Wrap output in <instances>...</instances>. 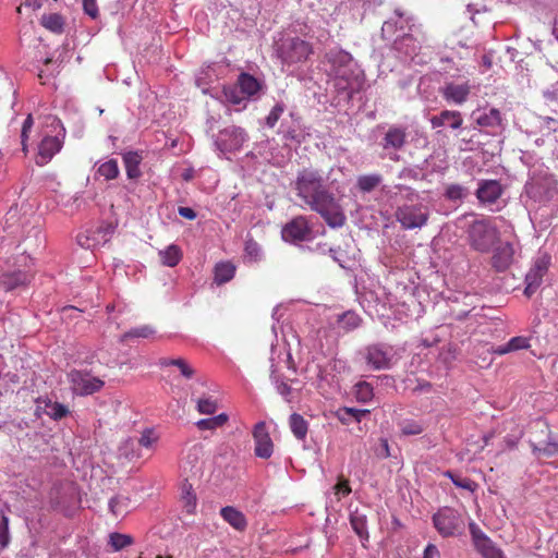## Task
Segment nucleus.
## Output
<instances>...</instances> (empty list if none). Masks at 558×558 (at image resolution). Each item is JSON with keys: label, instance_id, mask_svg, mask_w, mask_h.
Listing matches in <instances>:
<instances>
[{"label": "nucleus", "instance_id": "obj_1", "mask_svg": "<svg viewBox=\"0 0 558 558\" xmlns=\"http://www.w3.org/2000/svg\"><path fill=\"white\" fill-rule=\"evenodd\" d=\"M293 190L311 210L317 213L332 229L341 228L347 221L340 199L329 191L323 174L312 168L298 172L292 183Z\"/></svg>", "mask_w": 558, "mask_h": 558}, {"label": "nucleus", "instance_id": "obj_2", "mask_svg": "<svg viewBox=\"0 0 558 558\" xmlns=\"http://www.w3.org/2000/svg\"><path fill=\"white\" fill-rule=\"evenodd\" d=\"M396 20L390 19L383 24L381 34L385 38H389L398 31L402 34L398 35L392 44V49L398 58L407 61L413 60L420 52L422 45L427 41V36L422 25L416 24L413 16L397 9L395 11Z\"/></svg>", "mask_w": 558, "mask_h": 558}, {"label": "nucleus", "instance_id": "obj_3", "mask_svg": "<svg viewBox=\"0 0 558 558\" xmlns=\"http://www.w3.org/2000/svg\"><path fill=\"white\" fill-rule=\"evenodd\" d=\"M326 58L330 64L329 82L338 93H347L351 96L361 89L364 76L350 53L341 49H332Z\"/></svg>", "mask_w": 558, "mask_h": 558}, {"label": "nucleus", "instance_id": "obj_4", "mask_svg": "<svg viewBox=\"0 0 558 558\" xmlns=\"http://www.w3.org/2000/svg\"><path fill=\"white\" fill-rule=\"evenodd\" d=\"M470 246L480 253H488L499 240V231L486 219L474 220L466 230Z\"/></svg>", "mask_w": 558, "mask_h": 558}, {"label": "nucleus", "instance_id": "obj_5", "mask_svg": "<svg viewBox=\"0 0 558 558\" xmlns=\"http://www.w3.org/2000/svg\"><path fill=\"white\" fill-rule=\"evenodd\" d=\"M47 125L52 129L54 135L46 134L39 143L38 155L36 158V163L38 166H45L48 163L63 146L65 129L63 128L60 119L49 116L47 117Z\"/></svg>", "mask_w": 558, "mask_h": 558}, {"label": "nucleus", "instance_id": "obj_6", "mask_svg": "<svg viewBox=\"0 0 558 558\" xmlns=\"http://www.w3.org/2000/svg\"><path fill=\"white\" fill-rule=\"evenodd\" d=\"M312 52V46L300 38L283 39L277 48V54L286 66L306 61Z\"/></svg>", "mask_w": 558, "mask_h": 558}, {"label": "nucleus", "instance_id": "obj_7", "mask_svg": "<svg viewBox=\"0 0 558 558\" xmlns=\"http://www.w3.org/2000/svg\"><path fill=\"white\" fill-rule=\"evenodd\" d=\"M395 216L403 229L413 230L421 229L427 223L429 211L421 203H404L398 206Z\"/></svg>", "mask_w": 558, "mask_h": 558}, {"label": "nucleus", "instance_id": "obj_8", "mask_svg": "<svg viewBox=\"0 0 558 558\" xmlns=\"http://www.w3.org/2000/svg\"><path fill=\"white\" fill-rule=\"evenodd\" d=\"M363 357L373 371L389 369L396 360L393 347L386 343L369 344L363 349Z\"/></svg>", "mask_w": 558, "mask_h": 558}, {"label": "nucleus", "instance_id": "obj_9", "mask_svg": "<svg viewBox=\"0 0 558 558\" xmlns=\"http://www.w3.org/2000/svg\"><path fill=\"white\" fill-rule=\"evenodd\" d=\"M557 185L558 182L553 174H549L547 171H541L538 174H533L525 184V191L531 198L544 202L554 197L557 192Z\"/></svg>", "mask_w": 558, "mask_h": 558}, {"label": "nucleus", "instance_id": "obj_10", "mask_svg": "<svg viewBox=\"0 0 558 558\" xmlns=\"http://www.w3.org/2000/svg\"><path fill=\"white\" fill-rule=\"evenodd\" d=\"M70 389L77 396H89L99 390L105 385V381L83 369H71L66 375Z\"/></svg>", "mask_w": 558, "mask_h": 558}, {"label": "nucleus", "instance_id": "obj_11", "mask_svg": "<svg viewBox=\"0 0 558 558\" xmlns=\"http://www.w3.org/2000/svg\"><path fill=\"white\" fill-rule=\"evenodd\" d=\"M471 118L489 135H497L505 129L501 112L496 108H478L472 112Z\"/></svg>", "mask_w": 558, "mask_h": 558}, {"label": "nucleus", "instance_id": "obj_12", "mask_svg": "<svg viewBox=\"0 0 558 558\" xmlns=\"http://www.w3.org/2000/svg\"><path fill=\"white\" fill-rule=\"evenodd\" d=\"M245 131L239 126L231 125L221 130L215 140V145L221 154L232 153L241 149L246 142Z\"/></svg>", "mask_w": 558, "mask_h": 558}, {"label": "nucleus", "instance_id": "obj_13", "mask_svg": "<svg viewBox=\"0 0 558 558\" xmlns=\"http://www.w3.org/2000/svg\"><path fill=\"white\" fill-rule=\"evenodd\" d=\"M436 530L445 537L452 536L461 524L457 511L450 508L440 509L433 517Z\"/></svg>", "mask_w": 558, "mask_h": 558}, {"label": "nucleus", "instance_id": "obj_14", "mask_svg": "<svg viewBox=\"0 0 558 558\" xmlns=\"http://www.w3.org/2000/svg\"><path fill=\"white\" fill-rule=\"evenodd\" d=\"M470 532L477 551L484 558H506L502 551L495 546L490 538L475 524H470Z\"/></svg>", "mask_w": 558, "mask_h": 558}, {"label": "nucleus", "instance_id": "obj_15", "mask_svg": "<svg viewBox=\"0 0 558 558\" xmlns=\"http://www.w3.org/2000/svg\"><path fill=\"white\" fill-rule=\"evenodd\" d=\"M203 448L199 445L191 447L180 463V469L186 477H197L203 472Z\"/></svg>", "mask_w": 558, "mask_h": 558}, {"label": "nucleus", "instance_id": "obj_16", "mask_svg": "<svg viewBox=\"0 0 558 558\" xmlns=\"http://www.w3.org/2000/svg\"><path fill=\"white\" fill-rule=\"evenodd\" d=\"M311 228L304 216H299L287 223L281 231L282 239L287 242H298L308 239Z\"/></svg>", "mask_w": 558, "mask_h": 558}, {"label": "nucleus", "instance_id": "obj_17", "mask_svg": "<svg viewBox=\"0 0 558 558\" xmlns=\"http://www.w3.org/2000/svg\"><path fill=\"white\" fill-rule=\"evenodd\" d=\"M255 440V454L262 459H268L274 451V444L267 430L265 422H258L253 429Z\"/></svg>", "mask_w": 558, "mask_h": 558}, {"label": "nucleus", "instance_id": "obj_18", "mask_svg": "<svg viewBox=\"0 0 558 558\" xmlns=\"http://www.w3.org/2000/svg\"><path fill=\"white\" fill-rule=\"evenodd\" d=\"M502 194V186L497 180H480L476 197L481 204H495Z\"/></svg>", "mask_w": 558, "mask_h": 558}, {"label": "nucleus", "instance_id": "obj_19", "mask_svg": "<svg viewBox=\"0 0 558 558\" xmlns=\"http://www.w3.org/2000/svg\"><path fill=\"white\" fill-rule=\"evenodd\" d=\"M470 89L471 87L468 83L458 84L450 82L441 87V95L448 102L461 105L468 99Z\"/></svg>", "mask_w": 558, "mask_h": 558}, {"label": "nucleus", "instance_id": "obj_20", "mask_svg": "<svg viewBox=\"0 0 558 558\" xmlns=\"http://www.w3.org/2000/svg\"><path fill=\"white\" fill-rule=\"evenodd\" d=\"M462 123L463 119L459 111L444 110L439 114L430 118L433 129L447 126L457 130L462 126Z\"/></svg>", "mask_w": 558, "mask_h": 558}, {"label": "nucleus", "instance_id": "obj_21", "mask_svg": "<svg viewBox=\"0 0 558 558\" xmlns=\"http://www.w3.org/2000/svg\"><path fill=\"white\" fill-rule=\"evenodd\" d=\"M514 248L512 244L505 243L498 246L492 257L493 267L498 271H505L513 262Z\"/></svg>", "mask_w": 558, "mask_h": 558}, {"label": "nucleus", "instance_id": "obj_22", "mask_svg": "<svg viewBox=\"0 0 558 558\" xmlns=\"http://www.w3.org/2000/svg\"><path fill=\"white\" fill-rule=\"evenodd\" d=\"M221 518L235 531L244 532L247 527L245 514L232 506H226L220 509Z\"/></svg>", "mask_w": 558, "mask_h": 558}, {"label": "nucleus", "instance_id": "obj_23", "mask_svg": "<svg viewBox=\"0 0 558 558\" xmlns=\"http://www.w3.org/2000/svg\"><path fill=\"white\" fill-rule=\"evenodd\" d=\"M31 281V276L26 271L13 270L1 275L0 284L5 291H12L19 287L25 286Z\"/></svg>", "mask_w": 558, "mask_h": 558}, {"label": "nucleus", "instance_id": "obj_24", "mask_svg": "<svg viewBox=\"0 0 558 558\" xmlns=\"http://www.w3.org/2000/svg\"><path fill=\"white\" fill-rule=\"evenodd\" d=\"M350 523H351L353 531L360 537L362 546L364 548H366L368 539H369L366 514L360 512L359 510L351 512Z\"/></svg>", "mask_w": 558, "mask_h": 558}, {"label": "nucleus", "instance_id": "obj_25", "mask_svg": "<svg viewBox=\"0 0 558 558\" xmlns=\"http://www.w3.org/2000/svg\"><path fill=\"white\" fill-rule=\"evenodd\" d=\"M407 141L405 129L400 126H391L388 129L384 136L383 147L385 149L393 148L400 149L403 147Z\"/></svg>", "mask_w": 558, "mask_h": 558}, {"label": "nucleus", "instance_id": "obj_26", "mask_svg": "<svg viewBox=\"0 0 558 558\" xmlns=\"http://www.w3.org/2000/svg\"><path fill=\"white\" fill-rule=\"evenodd\" d=\"M108 228H99L96 231H87L86 233L80 234L77 236V242L83 247L94 248L96 245L100 243V240H102V242L108 241Z\"/></svg>", "mask_w": 558, "mask_h": 558}, {"label": "nucleus", "instance_id": "obj_27", "mask_svg": "<svg viewBox=\"0 0 558 558\" xmlns=\"http://www.w3.org/2000/svg\"><path fill=\"white\" fill-rule=\"evenodd\" d=\"M143 160V156L138 151H126L123 154V162L129 179H137L142 172L140 165Z\"/></svg>", "mask_w": 558, "mask_h": 558}, {"label": "nucleus", "instance_id": "obj_28", "mask_svg": "<svg viewBox=\"0 0 558 558\" xmlns=\"http://www.w3.org/2000/svg\"><path fill=\"white\" fill-rule=\"evenodd\" d=\"M240 89V93L243 94L246 98L254 96L260 88L258 81L246 73H242L238 78L236 86Z\"/></svg>", "mask_w": 558, "mask_h": 558}, {"label": "nucleus", "instance_id": "obj_29", "mask_svg": "<svg viewBox=\"0 0 558 558\" xmlns=\"http://www.w3.org/2000/svg\"><path fill=\"white\" fill-rule=\"evenodd\" d=\"M530 348V341L526 337L518 336L511 338L506 344L497 347L494 352L504 355L510 352Z\"/></svg>", "mask_w": 558, "mask_h": 558}, {"label": "nucleus", "instance_id": "obj_30", "mask_svg": "<svg viewBox=\"0 0 558 558\" xmlns=\"http://www.w3.org/2000/svg\"><path fill=\"white\" fill-rule=\"evenodd\" d=\"M368 410L355 409V408H341L337 411L336 415L338 420L343 424H351L353 422H361L362 417L368 414Z\"/></svg>", "mask_w": 558, "mask_h": 558}, {"label": "nucleus", "instance_id": "obj_31", "mask_svg": "<svg viewBox=\"0 0 558 558\" xmlns=\"http://www.w3.org/2000/svg\"><path fill=\"white\" fill-rule=\"evenodd\" d=\"M159 256L165 266L174 267L182 259V251L175 244H170L165 250L159 251Z\"/></svg>", "mask_w": 558, "mask_h": 558}, {"label": "nucleus", "instance_id": "obj_32", "mask_svg": "<svg viewBox=\"0 0 558 558\" xmlns=\"http://www.w3.org/2000/svg\"><path fill=\"white\" fill-rule=\"evenodd\" d=\"M264 258V252L262 246L248 238L244 245V262L245 263H258Z\"/></svg>", "mask_w": 558, "mask_h": 558}, {"label": "nucleus", "instance_id": "obj_33", "mask_svg": "<svg viewBox=\"0 0 558 558\" xmlns=\"http://www.w3.org/2000/svg\"><path fill=\"white\" fill-rule=\"evenodd\" d=\"M289 425L291 432L299 440H304L307 435L308 424L304 417L298 413L290 415Z\"/></svg>", "mask_w": 558, "mask_h": 558}, {"label": "nucleus", "instance_id": "obj_34", "mask_svg": "<svg viewBox=\"0 0 558 558\" xmlns=\"http://www.w3.org/2000/svg\"><path fill=\"white\" fill-rule=\"evenodd\" d=\"M215 282L223 284L230 281L235 274V267L231 263H219L215 267Z\"/></svg>", "mask_w": 558, "mask_h": 558}, {"label": "nucleus", "instance_id": "obj_35", "mask_svg": "<svg viewBox=\"0 0 558 558\" xmlns=\"http://www.w3.org/2000/svg\"><path fill=\"white\" fill-rule=\"evenodd\" d=\"M383 181V177L378 173L360 175L356 181V186L364 193H369L375 190Z\"/></svg>", "mask_w": 558, "mask_h": 558}, {"label": "nucleus", "instance_id": "obj_36", "mask_svg": "<svg viewBox=\"0 0 558 558\" xmlns=\"http://www.w3.org/2000/svg\"><path fill=\"white\" fill-rule=\"evenodd\" d=\"M43 410L50 418L54 421L65 417L70 412L66 405L59 402H53L51 400L44 402Z\"/></svg>", "mask_w": 558, "mask_h": 558}, {"label": "nucleus", "instance_id": "obj_37", "mask_svg": "<svg viewBox=\"0 0 558 558\" xmlns=\"http://www.w3.org/2000/svg\"><path fill=\"white\" fill-rule=\"evenodd\" d=\"M327 369H331V371L341 373L344 369H348V365H347V362L343 360L332 359L325 368L319 367L317 377L319 378V380L330 384L333 380V376L331 378H329V374L327 373Z\"/></svg>", "mask_w": 558, "mask_h": 558}, {"label": "nucleus", "instance_id": "obj_38", "mask_svg": "<svg viewBox=\"0 0 558 558\" xmlns=\"http://www.w3.org/2000/svg\"><path fill=\"white\" fill-rule=\"evenodd\" d=\"M181 499L183 502L184 510L189 514L194 513L195 509H196V505H197V499H196L195 494L193 493L192 485L189 484L187 482H185L182 485Z\"/></svg>", "mask_w": 558, "mask_h": 558}, {"label": "nucleus", "instance_id": "obj_39", "mask_svg": "<svg viewBox=\"0 0 558 558\" xmlns=\"http://www.w3.org/2000/svg\"><path fill=\"white\" fill-rule=\"evenodd\" d=\"M228 415L226 413L218 414L209 418H203L196 422V426L199 430H215L223 426L228 422Z\"/></svg>", "mask_w": 558, "mask_h": 558}, {"label": "nucleus", "instance_id": "obj_40", "mask_svg": "<svg viewBox=\"0 0 558 558\" xmlns=\"http://www.w3.org/2000/svg\"><path fill=\"white\" fill-rule=\"evenodd\" d=\"M353 389L355 399L361 403H367L374 397L373 387L369 383L359 381Z\"/></svg>", "mask_w": 558, "mask_h": 558}, {"label": "nucleus", "instance_id": "obj_41", "mask_svg": "<svg viewBox=\"0 0 558 558\" xmlns=\"http://www.w3.org/2000/svg\"><path fill=\"white\" fill-rule=\"evenodd\" d=\"M544 276V274L536 271V269L533 267L530 269L525 276L526 287L524 293L527 296H531L541 286Z\"/></svg>", "mask_w": 558, "mask_h": 558}, {"label": "nucleus", "instance_id": "obj_42", "mask_svg": "<svg viewBox=\"0 0 558 558\" xmlns=\"http://www.w3.org/2000/svg\"><path fill=\"white\" fill-rule=\"evenodd\" d=\"M133 544V537L128 534L111 533L109 534V545L113 551L122 550Z\"/></svg>", "mask_w": 558, "mask_h": 558}, {"label": "nucleus", "instance_id": "obj_43", "mask_svg": "<svg viewBox=\"0 0 558 558\" xmlns=\"http://www.w3.org/2000/svg\"><path fill=\"white\" fill-rule=\"evenodd\" d=\"M361 318L359 315L352 311H348L339 316L338 324L340 328L345 331L353 330L360 326Z\"/></svg>", "mask_w": 558, "mask_h": 558}, {"label": "nucleus", "instance_id": "obj_44", "mask_svg": "<svg viewBox=\"0 0 558 558\" xmlns=\"http://www.w3.org/2000/svg\"><path fill=\"white\" fill-rule=\"evenodd\" d=\"M130 499L124 496H116L109 501V509L113 515L120 517L128 512Z\"/></svg>", "mask_w": 558, "mask_h": 558}, {"label": "nucleus", "instance_id": "obj_45", "mask_svg": "<svg viewBox=\"0 0 558 558\" xmlns=\"http://www.w3.org/2000/svg\"><path fill=\"white\" fill-rule=\"evenodd\" d=\"M119 166L114 159H110L101 163L97 169V173L104 177L106 180L116 179L119 175Z\"/></svg>", "mask_w": 558, "mask_h": 558}, {"label": "nucleus", "instance_id": "obj_46", "mask_svg": "<svg viewBox=\"0 0 558 558\" xmlns=\"http://www.w3.org/2000/svg\"><path fill=\"white\" fill-rule=\"evenodd\" d=\"M41 22L47 29L53 33H61L63 31L64 22L62 16L59 14L53 13L49 15H44Z\"/></svg>", "mask_w": 558, "mask_h": 558}, {"label": "nucleus", "instance_id": "obj_47", "mask_svg": "<svg viewBox=\"0 0 558 558\" xmlns=\"http://www.w3.org/2000/svg\"><path fill=\"white\" fill-rule=\"evenodd\" d=\"M155 333V329L149 325H144L140 327L132 328L126 331L122 337L121 341H126L131 338H149Z\"/></svg>", "mask_w": 558, "mask_h": 558}, {"label": "nucleus", "instance_id": "obj_48", "mask_svg": "<svg viewBox=\"0 0 558 558\" xmlns=\"http://www.w3.org/2000/svg\"><path fill=\"white\" fill-rule=\"evenodd\" d=\"M532 449L538 458L558 456V442L556 441H548L544 447H537L536 445L532 444Z\"/></svg>", "mask_w": 558, "mask_h": 558}, {"label": "nucleus", "instance_id": "obj_49", "mask_svg": "<svg viewBox=\"0 0 558 558\" xmlns=\"http://www.w3.org/2000/svg\"><path fill=\"white\" fill-rule=\"evenodd\" d=\"M468 195V189L460 184H449L446 187L445 196L453 202L461 201Z\"/></svg>", "mask_w": 558, "mask_h": 558}, {"label": "nucleus", "instance_id": "obj_50", "mask_svg": "<svg viewBox=\"0 0 558 558\" xmlns=\"http://www.w3.org/2000/svg\"><path fill=\"white\" fill-rule=\"evenodd\" d=\"M445 475L448 476L457 487L466 489L472 493L475 492L477 488V484L470 478L454 476L453 473L450 471H447Z\"/></svg>", "mask_w": 558, "mask_h": 558}, {"label": "nucleus", "instance_id": "obj_51", "mask_svg": "<svg viewBox=\"0 0 558 558\" xmlns=\"http://www.w3.org/2000/svg\"><path fill=\"white\" fill-rule=\"evenodd\" d=\"M395 189L400 194L401 198L405 201V203L413 204L417 203L420 195L418 193L404 184H396Z\"/></svg>", "mask_w": 558, "mask_h": 558}, {"label": "nucleus", "instance_id": "obj_52", "mask_svg": "<svg viewBox=\"0 0 558 558\" xmlns=\"http://www.w3.org/2000/svg\"><path fill=\"white\" fill-rule=\"evenodd\" d=\"M217 408V402L211 397L201 398L197 400V411L201 414H214Z\"/></svg>", "mask_w": 558, "mask_h": 558}, {"label": "nucleus", "instance_id": "obj_53", "mask_svg": "<svg viewBox=\"0 0 558 558\" xmlns=\"http://www.w3.org/2000/svg\"><path fill=\"white\" fill-rule=\"evenodd\" d=\"M10 541L9 518L4 514H0V547H8Z\"/></svg>", "mask_w": 558, "mask_h": 558}, {"label": "nucleus", "instance_id": "obj_54", "mask_svg": "<svg viewBox=\"0 0 558 558\" xmlns=\"http://www.w3.org/2000/svg\"><path fill=\"white\" fill-rule=\"evenodd\" d=\"M157 440L158 437L153 429H145L140 437L138 442L145 448H150Z\"/></svg>", "mask_w": 558, "mask_h": 558}, {"label": "nucleus", "instance_id": "obj_55", "mask_svg": "<svg viewBox=\"0 0 558 558\" xmlns=\"http://www.w3.org/2000/svg\"><path fill=\"white\" fill-rule=\"evenodd\" d=\"M401 432L404 435H418V434H421L423 432V428L416 422L404 421L401 424Z\"/></svg>", "mask_w": 558, "mask_h": 558}, {"label": "nucleus", "instance_id": "obj_56", "mask_svg": "<svg viewBox=\"0 0 558 558\" xmlns=\"http://www.w3.org/2000/svg\"><path fill=\"white\" fill-rule=\"evenodd\" d=\"M225 94L229 101L232 104L240 105L246 97L240 93V89L235 86L229 87L225 90Z\"/></svg>", "mask_w": 558, "mask_h": 558}, {"label": "nucleus", "instance_id": "obj_57", "mask_svg": "<svg viewBox=\"0 0 558 558\" xmlns=\"http://www.w3.org/2000/svg\"><path fill=\"white\" fill-rule=\"evenodd\" d=\"M283 112V105H280V104H277L272 109L271 111L269 112V114L267 116L266 118V124L269 126V128H274L275 124L277 123V121L279 120L280 116L282 114Z\"/></svg>", "mask_w": 558, "mask_h": 558}, {"label": "nucleus", "instance_id": "obj_58", "mask_svg": "<svg viewBox=\"0 0 558 558\" xmlns=\"http://www.w3.org/2000/svg\"><path fill=\"white\" fill-rule=\"evenodd\" d=\"M177 367L179 368L181 375L187 379L192 378L195 374L194 368L183 359H178Z\"/></svg>", "mask_w": 558, "mask_h": 558}, {"label": "nucleus", "instance_id": "obj_59", "mask_svg": "<svg viewBox=\"0 0 558 558\" xmlns=\"http://www.w3.org/2000/svg\"><path fill=\"white\" fill-rule=\"evenodd\" d=\"M335 494L340 498L341 496H348L352 490L349 485V481L342 477L339 478V482L333 487Z\"/></svg>", "mask_w": 558, "mask_h": 558}, {"label": "nucleus", "instance_id": "obj_60", "mask_svg": "<svg viewBox=\"0 0 558 558\" xmlns=\"http://www.w3.org/2000/svg\"><path fill=\"white\" fill-rule=\"evenodd\" d=\"M549 264L550 257L548 255H543L535 260L533 268L545 275L548 270Z\"/></svg>", "mask_w": 558, "mask_h": 558}, {"label": "nucleus", "instance_id": "obj_61", "mask_svg": "<svg viewBox=\"0 0 558 558\" xmlns=\"http://www.w3.org/2000/svg\"><path fill=\"white\" fill-rule=\"evenodd\" d=\"M32 125H33V118L32 116L29 114L24 123H23V128H22V134H21V137H22V145H23V150L26 151V141H27V137H28V132L31 131L32 129Z\"/></svg>", "mask_w": 558, "mask_h": 558}, {"label": "nucleus", "instance_id": "obj_62", "mask_svg": "<svg viewBox=\"0 0 558 558\" xmlns=\"http://www.w3.org/2000/svg\"><path fill=\"white\" fill-rule=\"evenodd\" d=\"M83 8L86 14L90 17L96 19L98 15V8L96 0H83Z\"/></svg>", "mask_w": 558, "mask_h": 558}, {"label": "nucleus", "instance_id": "obj_63", "mask_svg": "<svg viewBox=\"0 0 558 558\" xmlns=\"http://www.w3.org/2000/svg\"><path fill=\"white\" fill-rule=\"evenodd\" d=\"M376 454L381 459L390 457V448L388 440L386 438L380 439V445L379 448L376 450Z\"/></svg>", "mask_w": 558, "mask_h": 558}, {"label": "nucleus", "instance_id": "obj_64", "mask_svg": "<svg viewBox=\"0 0 558 558\" xmlns=\"http://www.w3.org/2000/svg\"><path fill=\"white\" fill-rule=\"evenodd\" d=\"M274 381L276 384L277 391L283 398L288 399V397L291 393V387L287 383H284V381H279L276 377H274Z\"/></svg>", "mask_w": 558, "mask_h": 558}]
</instances>
